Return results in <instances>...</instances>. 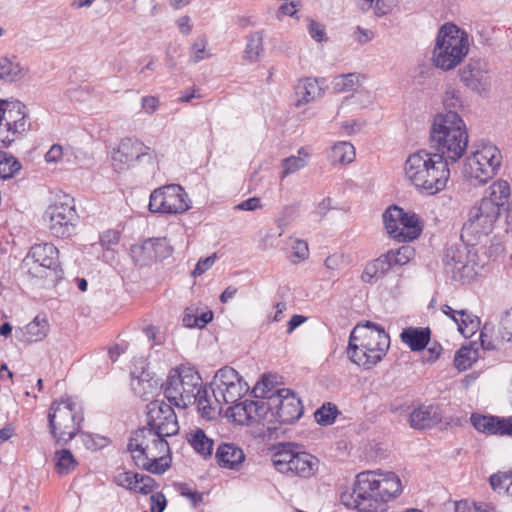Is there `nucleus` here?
Masks as SVG:
<instances>
[{
	"label": "nucleus",
	"instance_id": "obj_1",
	"mask_svg": "<svg viewBox=\"0 0 512 512\" xmlns=\"http://www.w3.org/2000/svg\"><path fill=\"white\" fill-rule=\"evenodd\" d=\"M402 490L399 477L391 471H363L356 476L351 491H344L340 500L358 512H385L386 503Z\"/></svg>",
	"mask_w": 512,
	"mask_h": 512
},
{
	"label": "nucleus",
	"instance_id": "obj_2",
	"mask_svg": "<svg viewBox=\"0 0 512 512\" xmlns=\"http://www.w3.org/2000/svg\"><path fill=\"white\" fill-rule=\"evenodd\" d=\"M407 179L416 189L429 195L443 190L450 176L448 162L443 155L419 150L407 158L404 165Z\"/></svg>",
	"mask_w": 512,
	"mask_h": 512
},
{
	"label": "nucleus",
	"instance_id": "obj_3",
	"mask_svg": "<svg viewBox=\"0 0 512 512\" xmlns=\"http://www.w3.org/2000/svg\"><path fill=\"white\" fill-rule=\"evenodd\" d=\"M389 347L390 337L385 329L366 321L350 333L347 354L353 363L370 369L383 359Z\"/></svg>",
	"mask_w": 512,
	"mask_h": 512
},
{
	"label": "nucleus",
	"instance_id": "obj_4",
	"mask_svg": "<svg viewBox=\"0 0 512 512\" xmlns=\"http://www.w3.org/2000/svg\"><path fill=\"white\" fill-rule=\"evenodd\" d=\"M430 139L437 150L436 155H443L448 163L460 159L468 144V132L462 118L455 111L438 114L434 118Z\"/></svg>",
	"mask_w": 512,
	"mask_h": 512
},
{
	"label": "nucleus",
	"instance_id": "obj_5",
	"mask_svg": "<svg viewBox=\"0 0 512 512\" xmlns=\"http://www.w3.org/2000/svg\"><path fill=\"white\" fill-rule=\"evenodd\" d=\"M468 50L467 34L454 24H445L437 36L433 61L436 67L448 71L463 60Z\"/></svg>",
	"mask_w": 512,
	"mask_h": 512
},
{
	"label": "nucleus",
	"instance_id": "obj_6",
	"mask_svg": "<svg viewBox=\"0 0 512 512\" xmlns=\"http://www.w3.org/2000/svg\"><path fill=\"white\" fill-rule=\"evenodd\" d=\"M201 385L202 378L194 368L181 366L170 372L164 384V395L170 404L185 409L195 404Z\"/></svg>",
	"mask_w": 512,
	"mask_h": 512
},
{
	"label": "nucleus",
	"instance_id": "obj_7",
	"mask_svg": "<svg viewBox=\"0 0 512 512\" xmlns=\"http://www.w3.org/2000/svg\"><path fill=\"white\" fill-rule=\"evenodd\" d=\"M83 416L76 411L75 403L67 398L54 401L48 413V424L57 443L67 444L80 430Z\"/></svg>",
	"mask_w": 512,
	"mask_h": 512
},
{
	"label": "nucleus",
	"instance_id": "obj_8",
	"mask_svg": "<svg viewBox=\"0 0 512 512\" xmlns=\"http://www.w3.org/2000/svg\"><path fill=\"white\" fill-rule=\"evenodd\" d=\"M277 471L290 476L310 477L315 471L317 460L306 452H301L292 443L282 444L272 457Z\"/></svg>",
	"mask_w": 512,
	"mask_h": 512
},
{
	"label": "nucleus",
	"instance_id": "obj_9",
	"mask_svg": "<svg viewBox=\"0 0 512 512\" xmlns=\"http://www.w3.org/2000/svg\"><path fill=\"white\" fill-rule=\"evenodd\" d=\"M382 218L387 233L398 242L413 241L422 232V225L418 215L405 212L399 206H389L384 211Z\"/></svg>",
	"mask_w": 512,
	"mask_h": 512
},
{
	"label": "nucleus",
	"instance_id": "obj_10",
	"mask_svg": "<svg viewBox=\"0 0 512 512\" xmlns=\"http://www.w3.org/2000/svg\"><path fill=\"white\" fill-rule=\"evenodd\" d=\"M502 163L500 150L491 143L481 147L467 159L465 172L472 180L484 184L496 175Z\"/></svg>",
	"mask_w": 512,
	"mask_h": 512
},
{
	"label": "nucleus",
	"instance_id": "obj_11",
	"mask_svg": "<svg viewBox=\"0 0 512 512\" xmlns=\"http://www.w3.org/2000/svg\"><path fill=\"white\" fill-rule=\"evenodd\" d=\"M26 106L18 100L0 101V147H7L17 134L29 128Z\"/></svg>",
	"mask_w": 512,
	"mask_h": 512
},
{
	"label": "nucleus",
	"instance_id": "obj_12",
	"mask_svg": "<svg viewBox=\"0 0 512 512\" xmlns=\"http://www.w3.org/2000/svg\"><path fill=\"white\" fill-rule=\"evenodd\" d=\"M215 402L236 403L249 390L239 373L232 367L219 369L211 383Z\"/></svg>",
	"mask_w": 512,
	"mask_h": 512
},
{
	"label": "nucleus",
	"instance_id": "obj_13",
	"mask_svg": "<svg viewBox=\"0 0 512 512\" xmlns=\"http://www.w3.org/2000/svg\"><path fill=\"white\" fill-rule=\"evenodd\" d=\"M190 208V201L184 189L170 184L155 189L150 195L149 210L153 213L178 214Z\"/></svg>",
	"mask_w": 512,
	"mask_h": 512
},
{
	"label": "nucleus",
	"instance_id": "obj_14",
	"mask_svg": "<svg viewBox=\"0 0 512 512\" xmlns=\"http://www.w3.org/2000/svg\"><path fill=\"white\" fill-rule=\"evenodd\" d=\"M59 251L52 243H41L31 247L23 260V267L36 278H47L58 269Z\"/></svg>",
	"mask_w": 512,
	"mask_h": 512
},
{
	"label": "nucleus",
	"instance_id": "obj_15",
	"mask_svg": "<svg viewBox=\"0 0 512 512\" xmlns=\"http://www.w3.org/2000/svg\"><path fill=\"white\" fill-rule=\"evenodd\" d=\"M66 201L55 202L50 205L45 213L44 220L52 235L59 238H67L74 231L76 210L73 200L65 196Z\"/></svg>",
	"mask_w": 512,
	"mask_h": 512
},
{
	"label": "nucleus",
	"instance_id": "obj_16",
	"mask_svg": "<svg viewBox=\"0 0 512 512\" xmlns=\"http://www.w3.org/2000/svg\"><path fill=\"white\" fill-rule=\"evenodd\" d=\"M165 438H157V441L152 445L146 446L144 453L133 454L135 465L152 474L161 475L165 473L170 467L171 460L169 444Z\"/></svg>",
	"mask_w": 512,
	"mask_h": 512
},
{
	"label": "nucleus",
	"instance_id": "obj_17",
	"mask_svg": "<svg viewBox=\"0 0 512 512\" xmlns=\"http://www.w3.org/2000/svg\"><path fill=\"white\" fill-rule=\"evenodd\" d=\"M445 270L456 281H466L476 274L474 264L469 259V250L463 244H452L444 250Z\"/></svg>",
	"mask_w": 512,
	"mask_h": 512
},
{
	"label": "nucleus",
	"instance_id": "obj_18",
	"mask_svg": "<svg viewBox=\"0 0 512 512\" xmlns=\"http://www.w3.org/2000/svg\"><path fill=\"white\" fill-rule=\"evenodd\" d=\"M500 216V208L490 200L483 198L477 201L469 210L467 222L464 224V230L476 234L487 235L493 229V226Z\"/></svg>",
	"mask_w": 512,
	"mask_h": 512
},
{
	"label": "nucleus",
	"instance_id": "obj_19",
	"mask_svg": "<svg viewBox=\"0 0 512 512\" xmlns=\"http://www.w3.org/2000/svg\"><path fill=\"white\" fill-rule=\"evenodd\" d=\"M273 418L280 424H291L303 414L301 400L288 389H279L270 395Z\"/></svg>",
	"mask_w": 512,
	"mask_h": 512
},
{
	"label": "nucleus",
	"instance_id": "obj_20",
	"mask_svg": "<svg viewBox=\"0 0 512 512\" xmlns=\"http://www.w3.org/2000/svg\"><path fill=\"white\" fill-rule=\"evenodd\" d=\"M147 425L166 437L179 431L177 416L171 406L164 401L155 400L147 406Z\"/></svg>",
	"mask_w": 512,
	"mask_h": 512
},
{
	"label": "nucleus",
	"instance_id": "obj_21",
	"mask_svg": "<svg viewBox=\"0 0 512 512\" xmlns=\"http://www.w3.org/2000/svg\"><path fill=\"white\" fill-rule=\"evenodd\" d=\"M461 81L471 90L480 95H486L490 90V76L486 69V63L480 59H471L459 71Z\"/></svg>",
	"mask_w": 512,
	"mask_h": 512
},
{
	"label": "nucleus",
	"instance_id": "obj_22",
	"mask_svg": "<svg viewBox=\"0 0 512 512\" xmlns=\"http://www.w3.org/2000/svg\"><path fill=\"white\" fill-rule=\"evenodd\" d=\"M144 151H146V145L143 142L133 138H124L112 153V164L115 171L128 169L145 155Z\"/></svg>",
	"mask_w": 512,
	"mask_h": 512
},
{
	"label": "nucleus",
	"instance_id": "obj_23",
	"mask_svg": "<svg viewBox=\"0 0 512 512\" xmlns=\"http://www.w3.org/2000/svg\"><path fill=\"white\" fill-rule=\"evenodd\" d=\"M131 252L137 262L146 264L169 257L172 250L166 238H149L141 245L132 246Z\"/></svg>",
	"mask_w": 512,
	"mask_h": 512
},
{
	"label": "nucleus",
	"instance_id": "obj_24",
	"mask_svg": "<svg viewBox=\"0 0 512 512\" xmlns=\"http://www.w3.org/2000/svg\"><path fill=\"white\" fill-rule=\"evenodd\" d=\"M473 427L482 433L489 435H512V417L500 418L479 414L471 415Z\"/></svg>",
	"mask_w": 512,
	"mask_h": 512
},
{
	"label": "nucleus",
	"instance_id": "obj_25",
	"mask_svg": "<svg viewBox=\"0 0 512 512\" xmlns=\"http://www.w3.org/2000/svg\"><path fill=\"white\" fill-rule=\"evenodd\" d=\"M115 483L127 490L147 495L156 487V481L148 475L125 471L115 476Z\"/></svg>",
	"mask_w": 512,
	"mask_h": 512
},
{
	"label": "nucleus",
	"instance_id": "obj_26",
	"mask_svg": "<svg viewBox=\"0 0 512 512\" xmlns=\"http://www.w3.org/2000/svg\"><path fill=\"white\" fill-rule=\"evenodd\" d=\"M215 458L221 468L239 471L245 461V454L234 443H222L216 449Z\"/></svg>",
	"mask_w": 512,
	"mask_h": 512
},
{
	"label": "nucleus",
	"instance_id": "obj_27",
	"mask_svg": "<svg viewBox=\"0 0 512 512\" xmlns=\"http://www.w3.org/2000/svg\"><path fill=\"white\" fill-rule=\"evenodd\" d=\"M273 383L269 380V377L263 375L261 380L256 383L253 388V393L256 398H261L260 400L254 401L257 403L255 408V421L264 420L268 417V414L273 418V410L272 405L270 404V395L269 393L272 391Z\"/></svg>",
	"mask_w": 512,
	"mask_h": 512
},
{
	"label": "nucleus",
	"instance_id": "obj_28",
	"mask_svg": "<svg viewBox=\"0 0 512 512\" xmlns=\"http://www.w3.org/2000/svg\"><path fill=\"white\" fill-rule=\"evenodd\" d=\"M165 437L160 435L157 430H154L150 426L146 425L136 430L129 439L127 445L128 451L133 454H142L146 450V446L152 445L157 441V438Z\"/></svg>",
	"mask_w": 512,
	"mask_h": 512
},
{
	"label": "nucleus",
	"instance_id": "obj_29",
	"mask_svg": "<svg viewBox=\"0 0 512 512\" xmlns=\"http://www.w3.org/2000/svg\"><path fill=\"white\" fill-rule=\"evenodd\" d=\"M442 416L438 407L429 405L415 409L410 415V425L415 429H428L439 422Z\"/></svg>",
	"mask_w": 512,
	"mask_h": 512
},
{
	"label": "nucleus",
	"instance_id": "obj_30",
	"mask_svg": "<svg viewBox=\"0 0 512 512\" xmlns=\"http://www.w3.org/2000/svg\"><path fill=\"white\" fill-rule=\"evenodd\" d=\"M431 331L429 328L408 327L405 328L400 338L412 351H421L430 342Z\"/></svg>",
	"mask_w": 512,
	"mask_h": 512
},
{
	"label": "nucleus",
	"instance_id": "obj_31",
	"mask_svg": "<svg viewBox=\"0 0 512 512\" xmlns=\"http://www.w3.org/2000/svg\"><path fill=\"white\" fill-rule=\"evenodd\" d=\"M49 330V324L45 317L36 316L33 321L28 323L24 328L19 329L18 338L27 342H38L43 340Z\"/></svg>",
	"mask_w": 512,
	"mask_h": 512
},
{
	"label": "nucleus",
	"instance_id": "obj_32",
	"mask_svg": "<svg viewBox=\"0 0 512 512\" xmlns=\"http://www.w3.org/2000/svg\"><path fill=\"white\" fill-rule=\"evenodd\" d=\"M321 88L315 78H304L301 79L295 86V95L297 107L308 104L315 100L316 97L320 96Z\"/></svg>",
	"mask_w": 512,
	"mask_h": 512
},
{
	"label": "nucleus",
	"instance_id": "obj_33",
	"mask_svg": "<svg viewBox=\"0 0 512 512\" xmlns=\"http://www.w3.org/2000/svg\"><path fill=\"white\" fill-rule=\"evenodd\" d=\"M392 267L393 264L390 261L387 253H385L384 255L375 259L365 267L361 275V278L366 283H375L379 278L384 276Z\"/></svg>",
	"mask_w": 512,
	"mask_h": 512
},
{
	"label": "nucleus",
	"instance_id": "obj_34",
	"mask_svg": "<svg viewBox=\"0 0 512 512\" xmlns=\"http://www.w3.org/2000/svg\"><path fill=\"white\" fill-rule=\"evenodd\" d=\"M195 404H197L198 411L203 417L212 418L216 411L221 410L224 402H215V396L209 394L206 386L201 385V388L197 390L195 395Z\"/></svg>",
	"mask_w": 512,
	"mask_h": 512
},
{
	"label": "nucleus",
	"instance_id": "obj_35",
	"mask_svg": "<svg viewBox=\"0 0 512 512\" xmlns=\"http://www.w3.org/2000/svg\"><path fill=\"white\" fill-rule=\"evenodd\" d=\"M484 200H490L497 208H502L505 204H508V200L511 196L510 186L505 180H497L492 183L485 192Z\"/></svg>",
	"mask_w": 512,
	"mask_h": 512
},
{
	"label": "nucleus",
	"instance_id": "obj_36",
	"mask_svg": "<svg viewBox=\"0 0 512 512\" xmlns=\"http://www.w3.org/2000/svg\"><path fill=\"white\" fill-rule=\"evenodd\" d=\"M355 158V149L350 142L340 141L331 147L329 159L333 165L335 164H349Z\"/></svg>",
	"mask_w": 512,
	"mask_h": 512
},
{
	"label": "nucleus",
	"instance_id": "obj_37",
	"mask_svg": "<svg viewBox=\"0 0 512 512\" xmlns=\"http://www.w3.org/2000/svg\"><path fill=\"white\" fill-rule=\"evenodd\" d=\"M233 404L234 405L230 407V411L235 422L243 425L256 420L255 412L257 408L255 407L257 403H254L253 400H245Z\"/></svg>",
	"mask_w": 512,
	"mask_h": 512
},
{
	"label": "nucleus",
	"instance_id": "obj_38",
	"mask_svg": "<svg viewBox=\"0 0 512 512\" xmlns=\"http://www.w3.org/2000/svg\"><path fill=\"white\" fill-rule=\"evenodd\" d=\"M309 154L304 148H300L298 156H290L281 161L280 178L284 179L288 175L293 174L307 165Z\"/></svg>",
	"mask_w": 512,
	"mask_h": 512
},
{
	"label": "nucleus",
	"instance_id": "obj_39",
	"mask_svg": "<svg viewBox=\"0 0 512 512\" xmlns=\"http://www.w3.org/2000/svg\"><path fill=\"white\" fill-rule=\"evenodd\" d=\"M264 52L263 32L257 31L247 36V43L244 50V57L250 62H256Z\"/></svg>",
	"mask_w": 512,
	"mask_h": 512
},
{
	"label": "nucleus",
	"instance_id": "obj_40",
	"mask_svg": "<svg viewBox=\"0 0 512 512\" xmlns=\"http://www.w3.org/2000/svg\"><path fill=\"white\" fill-rule=\"evenodd\" d=\"M25 76L24 69L20 66V64L16 61H13L9 58H1L0 59V78L14 82L21 80Z\"/></svg>",
	"mask_w": 512,
	"mask_h": 512
},
{
	"label": "nucleus",
	"instance_id": "obj_41",
	"mask_svg": "<svg viewBox=\"0 0 512 512\" xmlns=\"http://www.w3.org/2000/svg\"><path fill=\"white\" fill-rule=\"evenodd\" d=\"M458 315V331L466 338L471 337L479 327V318L466 310H459Z\"/></svg>",
	"mask_w": 512,
	"mask_h": 512
},
{
	"label": "nucleus",
	"instance_id": "obj_42",
	"mask_svg": "<svg viewBox=\"0 0 512 512\" xmlns=\"http://www.w3.org/2000/svg\"><path fill=\"white\" fill-rule=\"evenodd\" d=\"M189 442L195 451L202 456L212 455L213 440L208 438L203 430L197 429L194 433H191Z\"/></svg>",
	"mask_w": 512,
	"mask_h": 512
},
{
	"label": "nucleus",
	"instance_id": "obj_43",
	"mask_svg": "<svg viewBox=\"0 0 512 512\" xmlns=\"http://www.w3.org/2000/svg\"><path fill=\"white\" fill-rule=\"evenodd\" d=\"M21 169V164L12 155L0 151V179L13 177Z\"/></svg>",
	"mask_w": 512,
	"mask_h": 512
},
{
	"label": "nucleus",
	"instance_id": "obj_44",
	"mask_svg": "<svg viewBox=\"0 0 512 512\" xmlns=\"http://www.w3.org/2000/svg\"><path fill=\"white\" fill-rule=\"evenodd\" d=\"M477 359V352L469 347H461L455 354L454 364L459 371H465L472 366Z\"/></svg>",
	"mask_w": 512,
	"mask_h": 512
},
{
	"label": "nucleus",
	"instance_id": "obj_45",
	"mask_svg": "<svg viewBox=\"0 0 512 512\" xmlns=\"http://www.w3.org/2000/svg\"><path fill=\"white\" fill-rule=\"evenodd\" d=\"M359 80L357 73L342 74L334 78L333 87L338 92L352 91L359 86Z\"/></svg>",
	"mask_w": 512,
	"mask_h": 512
},
{
	"label": "nucleus",
	"instance_id": "obj_46",
	"mask_svg": "<svg viewBox=\"0 0 512 512\" xmlns=\"http://www.w3.org/2000/svg\"><path fill=\"white\" fill-rule=\"evenodd\" d=\"M415 251L411 246L403 245L397 250H389L387 255L392 262L393 266L395 265H405L407 264L413 257Z\"/></svg>",
	"mask_w": 512,
	"mask_h": 512
},
{
	"label": "nucleus",
	"instance_id": "obj_47",
	"mask_svg": "<svg viewBox=\"0 0 512 512\" xmlns=\"http://www.w3.org/2000/svg\"><path fill=\"white\" fill-rule=\"evenodd\" d=\"M338 415L336 405L327 403L314 413L315 420L318 424L326 426L332 424Z\"/></svg>",
	"mask_w": 512,
	"mask_h": 512
},
{
	"label": "nucleus",
	"instance_id": "obj_48",
	"mask_svg": "<svg viewBox=\"0 0 512 512\" xmlns=\"http://www.w3.org/2000/svg\"><path fill=\"white\" fill-rule=\"evenodd\" d=\"M56 468L60 474H66L76 467V461L69 450L63 449L55 453Z\"/></svg>",
	"mask_w": 512,
	"mask_h": 512
},
{
	"label": "nucleus",
	"instance_id": "obj_49",
	"mask_svg": "<svg viewBox=\"0 0 512 512\" xmlns=\"http://www.w3.org/2000/svg\"><path fill=\"white\" fill-rule=\"evenodd\" d=\"M208 41L205 36L198 37L191 46L190 59L194 63H198L209 55H206V47Z\"/></svg>",
	"mask_w": 512,
	"mask_h": 512
},
{
	"label": "nucleus",
	"instance_id": "obj_50",
	"mask_svg": "<svg viewBox=\"0 0 512 512\" xmlns=\"http://www.w3.org/2000/svg\"><path fill=\"white\" fill-rule=\"evenodd\" d=\"M288 245L293 250L292 255L295 258L293 262L302 261L308 257L309 250L308 245L305 241L296 238H290L288 241Z\"/></svg>",
	"mask_w": 512,
	"mask_h": 512
},
{
	"label": "nucleus",
	"instance_id": "obj_51",
	"mask_svg": "<svg viewBox=\"0 0 512 512\" xmlns=\"http://www.w3.org/2000/svg\"><path fill=\"white\" fill-rule=\"evenodd\" d=\"M512 477L509 471L498 472L490 476L489 482L494 491L506 493L508 480Z\"/></svg>",
	"mask_w": 512,
	"mask_h": 512
},
{
	"label": "nucleus",
	"instance_id": "obj_52",
	"mask_svg": "<svg viewBox=\"0 0 512 512\" xmlns=\"http://www.w3.org/2000/svg\"><path fill=\"white\" fill-rule=\"evenodd\" d=\"M443 103L448 111H454L458 107L462 106V100L460 96V92L454 88H448L445 91V96L443 99Z\"/></svg>",
	"mask_w": 512,
	"mask_h": 512
},
{
	"label": "nucleus",
	"instance_id": "obj_53",
	"mask_svg": "<svg viewBox=\"0 0 512 512\" xmlns=\"http://www.w3.org/2000/svg\"><path fill=\"white\" fill-rule=\"evenodd\" d=\"M308 33L312 39L319 43L327 41L328 39L325 27L313 19L309 20Z\"/></svg>",
	"mask_w": 512,
	"mask_h": 512
},
{
	"label": "nucleus",
	"instance_id": "obj_54",
	"mask_svg": "<svg viewBox=\"0 0 512 512\" xmlns=\"http://www.w3.org/2000/svg\"><path fill=\"white\" fill-rule=\"evenodd\" d=\"M499 333L502 339L506 341L512 340V308L501 318Z\"/></svg>",
	"mask_w": 512,
	"mask_h": 512
},
{
	"label": "nucleus",
	"instance_id": "obj_55",
	"mask_svg": "<svg viewBox=\"0 0 512 512\" xmlns=\"http://www.w3.org/2000/svg\"><path fill=\"white\" fill-rule=\"evenodd\" d=\"M144 154V156L139 158L138 162L146 164L149 170L154 171L160 161L159 154L148 146H146V151H144Z\"/></svg>",
	"mask_w": 512,
	"mask_h": 512
},
{
	"label": "nucleus",
	"instance_id": "obj_56",
	"mask_svg": "<svg viewBox=\"0 0 512 512\" xmlns=\"http://www.w3.org/2000/svg\"><path fill=\"white\" fill-rule=\"evenodd\" d=\"M215 260H216V254L208 256L204 259H200L197 262L191 275L193 277L201 276L202 274H204L208 269H210L213 266V264L215 263Z\"/></svg>",
	"mask_w": 512,
	"mask_h": 512
},
{
	"label": "nucleus",
	"instance_id": "obj_57",
	"mask_svg": "<svg viewBox=\"0 0 512 512\" xmlns=\"http://www.w3.org/2000/svg\"><path fill=\"white\" fill-rule=\"evenodd\" d=\"M178 491L182 496H185L188 499H190L194 506H196L203 500V494L198 491L192 490L187 484H179Z\"/></svg>",
	"mask_w": 512,
	"mask_h": 512
},
{
	"label": "nucleus",
	"instance_id": "obj_58",
	"mask_svg": "<svg viewBox=\"0 0 512 512\" xmlns=\"http://www.w3.org/2000/svg\"><path fill=\"white\" fill-rule=\"evenodd\" d=\"M492 332V328L487 324L483 327L480 333V341L481 346L485 350H494L497 347V343L492 339L490 333Z\"/></svg>",
	"mask_w": 512,
	"mask_h": 512
},
{
	"label": "nucleus",
	"instance_id": "obj_59",
	"mask_svg": "<svg viewBox=\"0 0 512 512\" xmlns=\"http://www.w3.org/2000/svg\"><path fill=\"white\" fill-rule=\"evenodd\" d=\"M120 234L115 230H108L100 237L101 246L107 250L119 242Z\"/></svg>",
	"mask_w": 512,
	"mask_h": 512
},
{
	"label": "nucleus",
	"instance_id": "obj_60",
	"mask_svg": "<svg viewBox=\"0 0 512 512\" xmlns=\"http://www.w3.org/2000/svg\"><path fill=\"white\" fill-rule=\"evenodd\" d=\"M65 155L64 148L59 144H54L45 154V160L48 163H57Z\"/></svg>",
	"mask_w": 512,
	"mask_h": 512
},
{
	"label": "nucleus",
	"instance_id": "obj_61",
	"mask_svg": "<svg viewBox=\"0 0 512 512\" xmlns=\"http://www.w3.org/2000/svg\"><path fill=\"white\" fill-rule=\"evenodd\" d=\"M150 503L151 512H163L167 505L166 498L161 492L152 494L150 497Z\"/></svg>",
	"mask_w": 512,
	"mask_h": 512
},
{
	"label": "nucleus",
	"instance_id": "obj_62",
	"mask_svg": "<svg viewBox=\"0 0 512 512\" xmlns=\"http://www.w3.org/2000/svg\"><path fill=\"white\" fill-rule=\"evenodd\" d=\"M397 0H376L374 11L377 16H384L388 14L396 5Z\"/></svg>",
	"mask_w": 512,
	"mask_h": 512
},
{
	"label": "nucleus",
	"instance_id": "obj_63",
	"mask_svg": "<svg viewBox=\"0 0 512 512\" xmlns=\"http://www.w3.org/2000/svg\"><path fill=\"white\" fill-rule=\"evenodd\" d=\"M141 106L147 114H152L157 110L159 100L154 96H145L142 98Z\"/></svg>",
	"mask_w": 512,
	"mask_h": 512
},
{
	"label": "nucleus",
	"instance_id": "obj_64",
	"mask_svg": "<svg viewBox=\"0 0 512 512\" xmlns=\"http://www.w3.org/2000/svg\"><path fill=\"white\" fill-rule=\"evenodd\" d=\"M470 512H498L496 506L491 502H475Z\"/></svg>",
	"mask_w": 512,
	"mask_h": 512
}]
</instances>
